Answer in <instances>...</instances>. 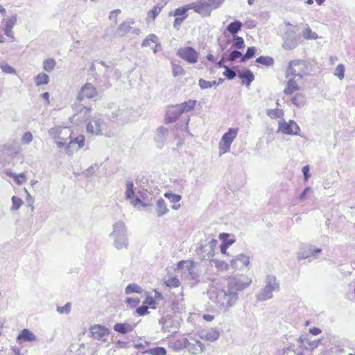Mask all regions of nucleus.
<instances>
[{
	"label": "nucleus",
	"mask_w": 355,
	"mask_h": 355,
	"mask_svg": "<svg viewBox=\"0 0 355 355\" xmlns=\"http://www.w3.org/2000/svg\"><path fill=\"white\" fill-rule=\"evenodd\" d=\"M208 294L209 299L216 304L218 308L224 311L232 306L239 298L238 293L231 292L229 288L227 291L211 289Z\"/></svg>",
	"instance_id": "f257e3e1"
},
{
	"label": "nucleus",
	"mask_w": 355,
	"mask_h": 355,
	"mask_svg": "<svg viewBox=\"0 0 355 355\" xmlns=\"http://www.w3.org/2000/svg\"><path fill=\"white\" fill-rule=\"evenodd\" d=\"M110 236L114 240L113 245L117 250L128 248L127 228L123 222L119 220L113 225V231Z\"/></svg>",
	"instance_id": "f03ea898"
},
{
	"label": "nucleus",
	"mask_w": 355,
	"mask_h": 355,
	"mask_svg": "<svg viewBox=\"0 0 355 355\" xmlns=\"http://www.w3.org/2000/svg\"><path fill=\"white\" fill-rule=\"evenodd\" d=\"M266 286L257 295L259 301H265L272 297V293L279 290V284L274 275H268L266 278Z\"/></svg>",
	"instance_id": "7ed1b4c3"
},
{
	"label": "nucleus",
	"mask_w": 355,
	"mask_h": 355,
	"mask_svg": "<svg viewBox=\"0 0 355 355\" xmlns=\"http://www.w3.org/2000/svg\"><path fill=\"white\" fill-rule=\"evenodd\" d=\"M252 281L245 275L235 276L228 281L227 288L232 293H237L248 287Z\"/></svg>",
	"instance_id": "20e7f679"
},
{
	"label": "nucleus",
	"mask_w": 355,
	"mask_h": 355,
	"mask_svg": "<svg viewBox=\"0 0 355 355\" xmlns=\"http://www.w3.org/2000/svg\"><path fill=\"white\" fill-rule=\"evenodd\" d=\"M282 38L283 40L282 46L285 50H293L295 49L298 45L300 39L295 31L291 28H288L284 31Z\"/></svg>",
	"instance_id": "39448f33"
},
{
	"label": "nucleus",
	"mask_w": 355,
	"mask_h": 355,
	"mask_svg": "<svg viewBox=\"0 0 355 355\" xmlns=\"http://www.w3.org/2000/svg\"><path fill=\"white\" fill-rule=\"evenodd\" d=\"M305 73V63L302 60H294L289 62L286 71V77L294 76L302 79Z\"/></svg>",
	"instance_id": "423d86ee"
},
{
	"label": "nucleus",
	"mask_w": 355,
	"mask_h": 355,
	"mask_svg": "<svg viewBox=\"0 0 355 355\" xmlns=\"http://www.w3.org/2000/svg\"><path fill=\"white\" fill-rule=\"evenodd\" d=\"M238 128H230L225 132L219 143L220 153L223 154L230 151V146L238 134Z\"/></svg>",
	"instance_id": "0eeeda50"
},
{
	"label": "nucleus",
	"mask_w": 355,
	"mask_h": 355,
	"mask_svg": "<svg viewBox=\"0 0 355 355\" xmlns=\"http://www.w3.org/2000/svg\"><path fill=\"white\" fill-rule=\"evenodd\" d=\"M126 190L125 196L126 199L130 200V204L135 207L139 208L140 206L144 208L150 206V204L143 202L141 199L135 196L134 191V183L132 180H128L125 184Z\"/></svg>",
	"instance_id": "6e6552de"
},
{
	"label": "nucleus",
	"mask_w": 355,
	"mask_h": 355,
	"mask_svg": "<svg viewBox=\"0 0 355 355\" xmlns=\"http://www.w3.org/2000/svg\"><path fill=\"white\" fill-rule=\"evenodd\" d=\"M198 55V53L191 46L180 48L177 52L178 57L184 60L189 64L197 62Z\"/></svg>",
	"instance_id": "1a4fd4ad"
},
{
	"label": "nucleus",
	"mask_w": 355,
	"mask_h": 355,
	"mask_svg": "<svg viewBox=\"0 0 355 355\" xmlns=\"http://www.w3.org/2000/svg\"><path fill=\"white\" fill-rule=\"evenodd\" d=\"M218 241L212 239L208 243L202 245L198 250V253L202 260H210L214 255V248L216 246Z\"/></svg>",
	"instance_id": "9d476101"
},
{
	"label": "nucleus",
	"mask_w": 355,
	"mask_h": 355,
	"mask_svg": "<svg viewBox=\"0 0 355 355\" xmlns=\"http://www.w3.org/2000/svg\"><path fill=\"white\" fill-rule=\"evenodd\" d=\"M106 126L103 119L98 116H94L87 124V131L92 135H101L102 130Z\"/></svg>",
	"instance_id": "9b49d317"
},
{
	"label": "nucleus",
	"mask_w": 355,
	"mask_h": 355,
	"mask_svg": "<svg viewBox=\"0 0 355 355\" xmlns=\"http://www.w3.org/2000/svg\"><path fill=\"white\" fill-rule=\"evenodd\" d=\"M300 130L298 125L294 121L290 120L288 123L285 121H279L278 131H281L284 134L297 135Z\"/></svg>",
	"instance_id": "f8f14e48"
},
{
	"label": "nucleus",
	"mask_w": 355,
	"mask_h": 355,
	"mask_svg": "<svg viewBox=\"0 0 355 355\" xmlns=\"http://www.w3.org/2000/svg\"><path fill=\"white\" fill-rule=\"evenodd\" d=\"M98 94L96 87L92 83H86L78 93L76 101L81 102L85 98H92Z\"/></svg>",
	"instance_id": "ddd939ff"
},
{
	"label": "nucleus",
	"mask_w": 355,
	"mask_h": 355,
	"mask_svg": "<svg viewBox=\"0 0 355 355\" xmlns=\"http://www.w3.org/2000/svg\"><path fill=\"white\" fill-rule=\"evenodd\" d=\"M192 9L203 17L211 15V10L207 0H199L197 2L191 3Z\"/></svg>",
	"instance_id": "4468645a"
},
{
	"label": "nucleus",
	"mask_w": 355,
	"mask_h": 355,
	"mask_svg": "<svg viewBox=\"0 0 355 355\" xmlns=\"http://www.w3.org/2000/svg\"><path fill=\"white\" fill-rule=\"evenodd\" d=\"M178 269L182 270L184 272H187L190 279L198 280L199 275L194 271L193 262L191 261H181L178 264Z\"/></svg>",
	"instance_id": "2eb2a0df"
},
{
	"label": "nucleus",
	"mask_w": 355,
	"mask_h": 355,
	"mask_svg": "<svg viewBox=\"0 0 355 355\" xmlns=\"http://www.w3.org/2000/svg\"><path fill=\"white\" fill-rule=\"evenodd\" d=\"M182 114V110L180 108L178 105L169 106L166 112L165 122L166 123H174Z\"/></svg>",
	"instance_id": "dca6fc26"
},
{
	"label": "nucleus",
	"mask_w": 355,
	"mask_h": 355,
	"mask_svg": "<svg viewBox=\"0 0 355 355\" xmlns=\"http://www.w3.org/2000/svg\"><path fill=\"white\" fill-rule=\"evenodd\" d=\"M90 334L94 339L105 342V336L109 335V329L101 325H94L90 328Z\"/></svg>",
	"instance_id": "f3484780"
},
{
	"label": "nucleus",
	"mask_w": 355,
	"mask_h": 355,
	"mask_svg": "<svg viewBox=\"0 0 355 355\" xmlns=\"http://www.w3.org/2000/svg\"><path fill=\"white\" fill-rule=\"evenodd\" d=\"M186 348L193 355L201 354L205 351V345L203 343L193 338L188 339Z\"/></svg>",
	"instance_id": "a211bd4d"
},
{
	"label": "nucleus",
	"mask_w": 355,
	"mask_h": 355,
	"mask_svg": "<svg viewBox=\"0 0 355 355\" xmlns=\"http://www.w3.org/2000/svg\"><path fill=\"white\" fill-rule=\"evenodd\" d=\"M250 263V257L243 254H238L235 259L231 261V266L235 268H241L248 266Z\"/></svg>",
	"instance_id": "6ab92c4d"
},
{
	"label": "nucleus",
	"mask_w": 355,
	"mask_h": 355,
	"mask_svg": "<svg viewBox=\"0 0 355 355\" xmlns=\"http://www.w3.org/2000/svg\"><path fill=\"white\" fill-rule=\"evenodd\" d=\"M219 331L216 328H211L208 330H203L200 332V336L202 339L207 341L214 342L218 339Z\"/></svg>",
	"instance_id": "aec40b11"
},
{
	"label": "nucleus",
	"mask_w": 355,
	"mask_h": 355,
	"mask_svg": "<svg viewBox=\"0 0 355 355\" xmlns=\"http://www.w3.org/2000/svg\"><path fill=\"white\" fill-rule=\"evenodd\" d=\"M168 134V130L164 126H161L157 130V134L155 137V140L157 143V146L159 148H162L163 146L164 143L167 138Z\"/></svg>",
	"instance_id": "412c9836"
},
{
	"label": "nucleus",
	"mask_w": 355,
	"mask_h": 355,
	"mask_svg": "<svg viewBox=\"0 0 355 355\" xmlns=\"http://www.w3.org/2000/svg\"><path fill=\"white\" fill-rule=\"evenodd\" d=\"M135 22V19L132 18L126 19L117 28L116 33L119 36L123 37L125 34L128 33L132 29L131 25H133Z\"/></svg>",
	"instance_id": "4be33fe9"
},
{
	"label": "nucleus",
	"mask_w": 355,
	"mask_h": 355,
	"mask_svg": "<svg viewBox=\"0 0 355 355\" xmlns=\"http://www.w3.org/2000/svg\"><path fill=\"white\" fill-rule=\"evenodd\" d=\"M290 78L286 84V87L284 89V93L285 95H291L295 92L299 90L300 87L298 86L297 82L300 80L298 78Z\"/></svg>",
	"instance_id": "5701e85b"
},
{
	"label": "nucleus",
	"mask_w": 355,
	"mask_h": 355,
	"mask_svg": "<svg viewBox=\"0 0 355 355\" xmlns=\"http://www.w3.org/2000/svg\"><path fill=\"white\" fill-rule=\"evenodd\" d=\"M188 338H182L170 341L168 346L175 352H180L183 349L186 348Z\"/></svg>",
	"instance_id": "b1692460"
},
{
	"label": "nucleus",
	"mask_w": 355,
	"mask_h": 355,
	"mask_svg": "<svg viewBox=\"0 0 355 355\" xmlns=\"http://www.w3.org/2000/svg\"><path fill=\"white\" fill-rule=\"evenodd\" d=\"M135 324L130 323H116L113 327L114 330L118 333L125 334L132 331Z\"/></svg>",
	"instance_id": "393cba45"
},
{
	"label": "nucleus",
	"mask_w": 355,
	"mask_h": 355,
	"mask_svg": "<svg viewBox=\"0 0 355 355\" xmlns=\"http://www.w3.org/2000/svg\"><path fill=\"white\" fill-rule=\"evenodd\" d=\"M238 76L243 80V81H245V85L247 87L250 86L251 83L254 79V76L253 73L248 69H245L241 71H239Z\"/></svg>",
	"instance_id": "a878e982"
},
{
	"label": "nucleus",
	"mask_w": 355,
	"mask_h": 355,
	"mask_svg": "<svg viewBox=\"0 0 355 355\" xmlns=\"http://www.w3.org/2000/svg\"><path fill=\"white\" fill-rule=\"evenodd\" d=\"M168 211L169 210L167 208V205H166L165 200L162 198L159 199L157 201V208H156V211H157V216L159 217H160L164 214H166L168 212Z\"/></svg>",
	"instance_id": "bb28decb"
},
{
	"label": "nucleus",
	"mask_w": 355,
	"mask_h": 355,
	"mask_svg": "<svg viewBox=\"0 0 355 355\" xmlns=\"http://www.w3.org/2000/svg\"><path fill=\"white\" fill-rule=\"evenodd\" d=\"M242 23L239 20H234L231 22L227 27L226 30L232 35H235L242 28Z\"/></svg>",
	"instance_id": "cd10ccee"
},
{
	"label": "nucleus",
	"mask_w": 355,
	"mask_h": 355,
	"mask_svg": "<svg viewBox=\"0 0 355 355\" xmlns=\"http://www.w3.org/2000/svg\"><path fill=\"white\" fill-rule=\"evenodd\" d=\"M17 339H23L26 341H34L36 340V336L30 330L24 329L20 332Z\"/></svg>",
	"instance_id": "c85d7f7f"
},
{
	"label": "nucleus",
	"mask_w": 355,
	"mask_h": 355,
	"mask_svg": "<svg viewBox=\"0 0 355 355\" xmlns=\"http://www.w3.org/2000/svg\"><path fill=\"white\" fill-rule=\"evenodd\" d=\"M291 102L297 107H300L305 105L306 97L304 94L297 93L291 98Z\"/></svg>",
	"instance_id": "c756f323"
},
{
	"label": "nucleus",
	"mask_w": 355,
	"mask_h": 355,
	"mask_svg": "<svg viewBox=\"0 0 355 355\" xmlns=\"http://www.w3.org/2000/svg\"><path fill=\"white\" fill-rule=\"evenodd\" d=\"M197 101L196 100H189L187 101H184L181 104H178L180 108L182 110V113L191 111L194 109Z\"/></svg>",
	"instance_id": "7c9ffc66"
},
{
	"label": "nucleus",
	"mask_w": 355,
	"mask_h": 355,
	"mask_svg": "<svg viewBox=\"0 0 355 355\" xmlns=\"http://www.w3.org/2000/svg\"><path fill=\"white\" fill-rule=\"evenodd\" d=\"M85 144V137L83 135H79L74 140H71L68 145V146L66 148V150L67 152L69 151V148L73 146L74 144H78V147L76 150H79L81 148L83 147Z\"/></svg>",
	"instance_id": "2f4dec72"
},
{
	"label": "nucleus",
	"mask_w": 355,
	"mask_h": 355,
	"mask_svg": "<svg viewBox=\"0 0 355 355\" xmlns=\"http://www.w3.org/2000/svg\"><path fill=\"white\" fill-rule=\"evenodd\" d=\"M63 130L67 131L68 132H69V130H68L67 128H61L60 127H57V128H51L49 130V133L51 135V137L54 138L55 139L62 140V139H64V138L60 137V134L62 133V132Z\"/></svg>",
	"instance_id": "473e14b6"
},
{
	"label": "nucleus",
	"mask_w": 355,
	"mask_h": 355,
	"mask_svg": "<svg viewBox=\"0 0 355 355\" xmlns=\"http://www.w3.org/2000/svg\"><path fill=\"white\" fill-rule=\"evenodd\" d=\"M35 82L37 86L47 85L49 82V76L44 73H40L35 78Z\"/></svg>",
	"instance_id": "72a5a7b5"
},
{
	"label": "nucleus",
	"mask_w": 355,
	"mask_h": 355,
	"mask_svg": "<svg viewBox=\"0 0 355 355\" xmlns=\"http://www.w3.org/2000/svg\"><path fill=\"white\" fill-rule=\"evenodd\" d=\"M164 6V4L158 3L157 6H154L151 10L148 12V17L151 18L154 20L157 16L160 13L162 9Z\"/></svg>",
	"instance_id": "f704fd0d"
},
{
	"label": "nucleus",
	"mask_w": 355,
	"mask_h": 355,
	"mask_svg": "<svg viewBox=\"0 0 355 355\" xmlns=\"http://www.w3.org/2000/svg\"><path fill=\"white\" fill-rule=\"evenodd\" d=\"M143 289L136 284H130L125 289V293L126 295H130L134 293H141Z\"/></svg>",
	"instance_id": "c9c22d12"
},
{
	"label": "nucleus",
	"mask_w": 355,
	"mask_h": 355,
	"mask_svg": "<svg viewBox=\"0 0 355 355\" xmlns=\"http://www.w3.org/2000/svg\"><path fill=\"white\" fill-rule=\"evenodd\" d=\"M256 48L250 46L247 49L246 53L241 57L240 62H245L248 60L253 58L256 53Z\"/></svg>",
	"instance_id": "e433bc0d"
},
{
	"label": "nucleus",
	"mask_w": 355,
	"mask_h": 355,
	"mask_svg": "<svg viewBox=\"0 0 355 355\" xmlns=\"http://www.w3.org/2000/svg\"><path fill=\"white\" fill-rule=\"evenodd\" d=\"M256 62L266 67H270L274 64L273 58L269 56H259L256 59Z\"/></svg>",
	"instance_id": "4c0bfd02"
},
{
	"label": "nucleus",
	"mask_w": 355,
	"mask_h": 355,
	"mask_svg": "<svg viewBox=\"0 0 355 355\" xmlns=\"http://www.w3.org/2000/svg\"><path fill=\"white\" fill-rule=\"evenodd\" d=\"M160 324H162V329L164 331L170 332L171 331V328L172 327L173 321L169 318H162L159 320Z\"/></svg>",
	"instance_id": "58836bf2"
},
{
	"label": "nucleus",
	"mask_w": 355,
	"mask_h": 355,
	"mask_svg": "<svg viewBox=\"0 0 355 355\" xmlns=\"http://www.w3.org/2000/svg\"><path fill=\"white\" fill-rule=\"evenodd\" d=\"M55 64V60L51 58L46 59L43 62V68L46 71L51 72L54 69Z\"/></svg>",
	"instance_id": "ea45409f"
},
{
	"label": "nucleus",
	"mask_w": 355,
	"mask_h": 355,
	"mask_svg": "<svg viewBox=\"0 0 355 355\" xmlns=\"http://www.w3.org/2000/svg\"><path fill=\"white\" fill-rule=\"evenodd\" d=\"M0 69L5 73L14 75L17 73L15 69L5 61H2L0 63Z\"/></svg>",
	"instance_id": "a19ab883"
},
{
	"label": "nucleus",
	"mask_w": 355,
	"mask_h": 355,
	"mask_svg": "<svg viewBox=\"0 0 355 355\" xmlns=\"http://www.w3.org/2000/svg\"><path fill=\"white\" fill-rule=\"evenodd\" d=\"M267 115L271 119H277L282 117L284 112L279 109H269L267 110Z\"/></svg>",
	"instance_id": "79ce46f5"
},
{
	"label": "nucleus",
	"mask_w": 355,
	"mask_h": 355,
	"mask_svg": "<svg viewBox=\"0 0 355 355\" xmlns=\"http://www.w3.org/2000/svg\"><path fill=\"white\" fill-rule=\"evenodd\" d=\"M157 37L155 34H149L141 43L142 47H147L150 43H157Z\"/></svg>",
	"instance_id": "37998d69"
},
{
	"label": "nucleus",
	"mask_w": 355,
	"mask_h": 355,
	"mask_svg": "<svg viewBox=\"0 0 355 355\" xmlns=\"http://www.w3.org/2000/svg\"><path fill=\"white\" fill-rule=\"evenodd\" d=\"M232 46L237 49H243L245 47L244 40L241 37L234 35Z\"/></svg>",
	"instance_id": "c03bdc74"
},
{
	"label": "nucleus",
	"mask_w": 355,
	"mask_h": 355,
	"mask_svg": "<svg viewBox=\"0 0 355 355\" xmlns=\"http://www.w3.org/2000/svg\"><path fill=\"white\" fill-rule=\"evenodd\" d=\"M17 21V17L16 14H13L10 17L3 19L4 27L13 28Z\"/></svg>",
	"instance_id": "a18cd8bd"
},
{
	"label": "nucleus",
	"mask_w": 355,
	"mask_h": 355,
	"mask_svg": "<svg viewBox=\"0 0 355 355\" xmlns=\"http://www.w3.org/2000/svg\"><path fill=\"white\" fill-rule=\"evenodd\" d=\"M211 264L213 266L214 265L216 268H217L218 270H224L227 269V264L223 261H220L216 259H213L210 260Z\"/></svg>",
	"instance_id": "49530a36"
},
{
	"label": "nucleus",
	"mask_w": 355,
	"mask_h": 355,
	"mask_svg": "<svg viewBox=\"0 0 355 355\" xmlns=\"http://www.w3.org/2000/svg\"><path fill=\"white\" fill-rule=\"evenodd\" d=\"M147 353H148L150 355H166V350L164 347H156L154 348L149 349L147 351Z\"/></svg>",
	"instance_id": "de8ad7c7"
},
{
	"label": "nucleus",
	"mask_w": 355,
	"mask_h": 355,
	"mask_svg": "<svg viewBox=\"0 0 355 355\" xmlns=\"http://www.w3.org/2000/svg\"><path fill=\"white\" fill-rule=\"evenodd\" d=\"M190 9H192L191 3L187 4L182 7L178 8L175 10L173 15L175 16L184 15Z\"/></svg>",
	"instance_id": "09e8293b"
},
{
	"label": "nucleus",
	"mask_w": 355,
	"mask_h": 355,
	"mask_svg": "<svg viewBox=\"0 0 355 355\" xmlns=\"http://www.w3.org/2000/svg\"><path fill=\"white\" fill-rule=\"evenodd\" d=\"M303 37L306 40H315L318 38V34L307 26L303 32Z\"/></svg>",
	"instance_id": "8fccbe9b"
},
{
	"label": "nucleus",
	"mask_w": 355,
	"mask_h": 355,
	"mask_svg": "<svg viewBox=\"0 0 355 355\" xmlns=\"http://www.w3.org/2000/svg\"><path fill=\"white\" fill-rule=\"evenodd\" d=\"M165 284L170 288H177L180 284L179 279L176 277H169L165 281Z\"/></svg>",
	"instance_id": "3c124183"
},
{
	"label": "nucleus",
	"mask_w": 355,
	"mask_h": 355,
	"mask_svg": "<svg viewBox=\"0 0 355 355\" xmlns=\"http://www.w3.org/2000/svg\"><path fill=\"white\" fill-rule=\"evenodd\" d=\"M164 196L168 199L171 203H177L182 199L180 195L171 193H165Z\"/></svg>",
	"instance_id": "603ef678"
},
{
	"label": "nucleus",
	"mask_w": 355,
	"mask_h": 355,
	"mask_svg": "<svg viewBox=\"0 0 355 355\" xmlns=\"http://www.w3.org/2000/svg\"><path fill=\"white\" fill-rule=\"evenodd\" d=\"M334 75L337 76L340 80H343L345 76V67L343 64H339L334 72Z\"/></svg>",
	"instance_id": "864d4df0"
},
{
	"label": "nucleus",
	"mask_w": 355,
	"mask_h": 355,
	"mask_svg": "<svg viewBox=\"0 0 355 355\" xmlns=\"http://www.w3.org/2000/svg\"><path fill=\"white\" fill-rule=\"evenodd\" d=\"M12 210H17L23 204V201L21 198L14 196L12 197Z\"/></svg>",
	"instance_id": "5fc2aeb1"
},
{
	"label": "nucleus",
	"mask_w": 355,
	"mask_h": 355,
	"mask_svg": "<svg viewBox=\"0 0 355 355\" xmlns=\"http://www.w3.org/2000/svg\"><path fill=\"white\" fill-rule=\"evenodd\" d=\"M80 102L78 101V103H76L75 105L73 107V109L74 112H82L83 110H85V113L89 112L91 110L90 107L83 106L80 103Z\"/></svg>",
	"instance_id": "6e6d98bb"
},
{
	"label": "nucleus",
	"mask_w": 355,
	"mask_h": 355,
	"mask_svg": "<svg viewBox=\"0 0 355 355\" xmlns=\"http://www.w3.org/2000/svg\"><path fill=\"white\" fill-rule=\"evenodd\" d=\"M225 71L223 72V75L228 79V80H232L234 79L236 73V72L232 69L231 68L228 67H225Z\"/></svg>",
	"instance_id": "4d7b16f0"
},
{
	"label": "nucleus",
	"mask_w": 355,
	"mask_h": 355,
	"mask_svg": "<svg viewBox=\"0 0 355 355\" xmlns=\"http://www.w3.org/2000/svg\"><path fill=\"white\" fill-rule=\"evenodd\" d=\"M242 56H243L242 53L239 51L233 50L229 53V55L227 57V60L235 61L239 58H241Z\"/></svg>",
	"instance_id": "13d9d810"
},
{
	"label": "nucleus",
	"mask_w": 355,
	"mask_h": 355,
	"mask_svg": "<svg viewBox=\"0 0 355 355\" xmlns=\"http://www.w3.org/2000/svg\"><path fill=\"white\" fill-rule=\"evenodd\" d=\"M209 6L212 11L214 9H216L220 6L225 0H207Z\"/></svg>",
	"instance_id": "bf43d9fd"
},
{
	"label": "nucleus",
	"mask_w": 355,
	"mask_h": 355,
	"mask_svg": "<svg viewBox=\"0 0 355 355\" xmlns=\"http://www.w3.org/2000/svg\"><path fill=\"white\" fill-rule=\"evenodd\" d=\"M57 311L61 314H68L71 311V303L67 302L63 306H57Z\"/></svg>",
	"instance_id": "052dcab7"
},
{
	"label": "nucleus",
	"mask_w": 355,
	"mask_h": 355,
	"mask_svg": "<svg viewBox=\"0 0 355 355\" xmlns=\"http://www.w3.org/2000/svg\"><path fill=\"white\" fill-rule=\"evenodd\" d=\"M33 141V135L31 132H25L21 137V142L24 144H28Z\"/></svg>",
	"instance_id": "680f3d73"
},
{
	"label": "nucleus",
	"mask_w": 355,
	"mask_h": 355,
	"mask_svg": "<svg viewBox=\"0 0 355 355\" xmlns=\"http://www.w3.org/2000/svg\"><path fill=\"white\" fill-rule=\"evenodd\" d=\"M12 177L18 184H21L26 181V176L24 173L14 174Z\"/></svg>",
	"instance_id": "e2e57ef3"
},
{
	"label": "nucleus",
	"mask_w": 355,
	"mask_h": 355,
	"mask_svg": "<svg viewBox=\"0 0 355 355\" xmlns=\"http://www.w3.org/2000/svg\"><path fill=\"white\" fill-rule=\"evenodd\" d=\"M173 74L174 76L184 74V69L179 65L173 64Z\"/></svg>",
	"instance_id": "0e129e2a"
},
{
	"label": "nucleus",
	"mask_w": 355,
	"mask_h": 355,
	"mask_svg": "<svg viewBox=\"0 0 355 355\" xmlns=\"http://www.w3.org/2000/svg\"><path fill=\"white\" fill-rule=\"evenodd\" d=\"M172 309L175 312H181L183 309V304L182 302H173Z\"/></svg>",
	"instance_id": "69168bd1"
},
{
	"label": "nucleus",
	"mask_w": 355,
	"mask_h": 355,
	"mask_svg": "<svg viewBox=\"0 0 355 355\" xmlns=\"http://www.w3.org/2000/svg\"><path fill=\"white\" fill-rule=\"evenodd\" d=\"M198 85L202 89L211 87V84H210V81L205 80L202 78H200L199 80Z\"/></svg>",
	"instance_id": "338daca9"
},
{
	"label": "nucleus",
	"mask_w": 355,
	"mask_h": 355,
	"mask_svg": "<svg viewBox=\"0 0 355 355\" xmlns=\"http://www.w3.org/2000/svg\"><path fill=\"white\" fill-rule=\"evenodd\" d=\"M125 302L131 307H135L139 304V300L138 298L128 297L125 300Z\"/></svg>",
	"instance_id": "774afa93"
}]
</instances>
